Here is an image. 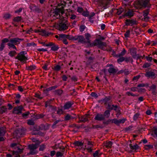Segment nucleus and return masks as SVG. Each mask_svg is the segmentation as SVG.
Instances as JSON below:
<instances>
[{
  "label": "nucleus",
  "instance_id": "1",
  "mask_svg": "<svg viewBox=\"0 0 157 157\" xmlns=\"http://www.w3.org/2000/svg\"><path fill=\"white\" fill-rule=\"evenodd\" d=\"M106 45L107 44L105 42H102L99 39H96L90 44L91 47L97 46L98 48L103 50L105 49V48Z\"/></svg>",
  "mask_w": 157,
  "mask_h": 157
},
{
  "label": "nucleus",
  "instance_id": "2",
  "mask_svg": "<svg viewBox=\"0 0 157 157\" xmlns=\"http://www.w3.org/2000/svg\"><path fill=\"white\" fill-rule=\"evenodd\" d=\"M26 53V52L25 51H21L18 54L15 59H18L21 62H25L28 59L27 57L25 55Z\"/></svg>",
  "mask_w": 157,
  "mask_h": 157
},
{
  "label": "nucleus",
  "instance_id": "3",
  "mask_svg": "<svg viewBox=\"0 0 157 157\" xmlns=\"http://www.w3.org/2000/svg\"><path fill=\"white\" fill-rule=\"evenodd\" d=\"M21 145L19 144H17L15 143H13L11 144L10 146L12 148L17 147V148L18 151H13V155H17L19 154H21L23 152V148H21Z\"/></svg>",
  "mask_w": 157,
  "mask_h": 157
},
{
  "label": "nucleus",
  "instance_id": "4",
  "mask_svg": "<svg viewBox=\"0 0 157 157\" xmlns=\"http://www.w3.org/2000/svg\"><path fill=\"white\" fill-rule=\"evenodd\" d=\"M60 12H61L62 14L63 13V12L62 10H59V9L56 10L55 11L54 16L56 17L57 19H59V23L66 22V19H64L63 17L60 16L59 13Z\"/></svg>",
  "mask_w": 157,
  "mask_h": 157
},
{
  "label": "nucleus",
  "instance_id": "5",
  "mask_svg": "<svg viewBox=\"0 0 157 157\" xmlns=\"http://www.w3.org/2000/svg\"><path fill=\"white\" fill-rule=\"evenodd\" d=\"M38 145L37 144H32L28 146V147L30 150L29 152L28 153L29 155H34L37 153L35 150L38 147Z\"/></svg>",
  "mask_w": 157,
  "mask_h": 157
},
{
  "label": "nucleus",
  "instance_id": "6",
  "mask_svg": "<svg viewBox=\"0 0 157 157\" xmlns=\"http://www.w3.org/2000/svg\"><path fill=\"white\" fill-rule=\"evenodd\" d=\"M67 39L69 40H72V36L69 35H65L63 34H61L60 36V40H61L63 44H68V42L67 41Z\"/></svg>",
  "mask_w": 157,
  "mask_h": 157
},
{
  "label": "nucleus",
  "instance_id": "7",
  "mask_svg": "<svg viewBox=\"0 0 157 157\" xmlns=\"http://www.w3.org/2000/svg\"><path fill=\"white\" fill-rule=\"evenodd\" d=\"M84 140L87 142L86 144L88 145L87 147L86 145L85 149H86L88 152H92V148L94 146V142L89 140L88 139H85Z\"/></svg>",
  "mask_w": 157,
  "mask_h": 157
},
{
  "label": "nucleus",
  "instance_id": "8",
  "mask_svg": "<svg viewBox=\"0 0 157 157\" xmlns=\"http://www.w3.org/2000/svg\"><path fill=\"white\" fill-rule=\"evenodd\" d=\"M72 40L78 41V42L83 43L86 42V39L82 35H77L72 36Z\"/></svg>",
  "mask_w": 157,
  "mask_h": 157
},
{
  "label": "nucleus",
  "instance_id": "9",
  "mask_svg": "<svg viewBox=\"0 0 157 157\" xmlns=\"http://www.w3.org/2000/svg\"><path fill=\"white\" fill-rule=\"evenodd\" d=\"M23 39L18 38H12L10 40V42L8 43H11L12 44L17 45L20 43V41H23Z\"/></svg>",
  "mask_w": 157,
  "mask_h": 157
},
{
  "label": "nucleus",
  "instance_id": "10",
  "mask_svg": "<svg viewBox=\"0 0 157 157\" xmlns=\"http://www.w3.org/2000/svg\"><path fill=\"white\" fill-rule=\"evenodd\" d=\"M149 11L150 10L149 9H147L144 10L143 11V16H144V17L142 19L143 21L147 22L149 20L150 17L147 16V15L149 13Z\"/></svg>",
  "mask_w": 157,
  "mask_h": 157
},
{
  "label": "nucleus",
  "instance_id": "11",
  "mask_svg": "<svg viewBox=\"0 0 157 157\" xmlns=\"http://www.w3.org/2000/svg\"><path fill=\"white\" fill-rule=\"evenodd\" d=\"M138 23V21L136 20L133 19L130 20L126 19L125 21V25H136Z\"/></svg>",
  "mask_w": 157,
  "mask_h": 157
},
{
  "label": "nucleus",
  "instance_id": "12",
  "mask_svg": "<svg viewBox=\"0 0 157 157\" xmlns=\"http://www.w3.org/2000/svg\"><path fill=\"white\" fill-rule=\"evenodd\" d=\"M25 132L23 130L21 129H17L14 132V135L17 138L20 137L24 134Z\"/></svg>",
  "mask_w": 157,
  "mask_h": 157
},
{
  "label": "nucleus",
  "instance_id": "13",
  "mask_svg": "<svg viewBox=\"0 0 157 157\" xmlns=\"http://www.w3.org/2000/svg\"><path fill=\"white\" fill-rule=\"evenodd\" d=\"M126 52L125 49L124 48H123L121 52L119 54H118V58H119L117 60V62L118 63H121V59H122V57H124L123 56L126 54Z\"/></svg>",
  "mask_w": 157,
  "mask_h": 157
},
{
  "label": "nucleus",
  "instance_id": "14",
  "mask_svg": "<svg viewBox=\"0 0 157 157\" xmlns=\"http://www.w3.org/2000/svg\"><path fill=\"white\" fill-rule=\"evenodd\" d=\"M111 0H100L99 5L104 8V9L106 8V6L108 4L109 1Z\"/></svg>",
  "mask_w": 157,
  "mask_h": 157
},
{
  "label": "nucleus",
  "instance_id": "15",
  "mask_svg": "<svg viewBox=\"0 0 157 157\" xmlns=\"http://www.w3.org/2000/svg\"><path fill=\"white\" fill-rule=\"evenodd\" d=\"M59 29L60 31H63L68 29V26L65 23H60L59 24Z\"/></svg>",
  "mask_w": 157,
  "mask_h": 157
},
{
  "label": "nucleus",
  "instance_id": "16",
  "mask_svg": "<svg viewBox=\"0 0 157 157\" xmlns=\"http://www.w3.org/2000/svg\"><path fill=\"white\" fill-rule=\"evenodd\" d=\"M111 99L112 97H106L104 99L99 100L98 102H101L102 103H104L105 105H106L110 101H112L111 100Z\"/></svg>",
  "mask_w": 157,
  "mask_h": 157
},
{
  "label": "nucleus",
  "instance_id": "17",
  "mask_svg": "<svg viewBox=\"0 0 157 157\" xmlns=\"http://www.w3.org/2000/svg\"><path fill=\"white\" fill-rule=\"evenodd\" d=\"M90 115L89 114H86L84 115L81 116L80 117H79L80 122H85L88 121V118H90Z\"/></svg>",
  "mask_w": 157,
  "mask_h": 157
},
{
  "label": "nucleus",
  "instance_id": "18",
  "mask_svg": "<svg viewBox=\"0 0 157 157\" xmlns=\"http://www.w3.org/2000/svg\"><path fill=\"white\" fill-rule=\"evenodd\" d=\"M74 103L72 101H69L66 102L63 106L64 110L68 109L71 108L73 105Z\"/></svg>",
  "mask_w": 157,
  "mask_h": 157
},
{
  "label": "nucleus",
  "instance_id": "19",
  "mask_svg": "<svg viewBox=\"0 0 157 157\" xmlns=\"http://www.w3.org/2000/svg\"><path fill=\"white\" fill-rule=\"evenodd\" d=\"M105 117L101 113H97L94 118V119L98 121H101L105 119Z\"/></svg>",
  "mask_w": 157,
  "mask_h": 157
},
{
  "label": "nucleus",
  "instance_id": "20",
  "mask_svg": "<svg viewBox=\"0 0 157 157\" xmlns=\"http://www.w3.org/2000/svg\"><path fill=\"white\" fill-rule=\"evenodd\" d=\"M141 5L144 7H149L151 6L149 3V0H143L140 2Z\"/></svg>",
  "mask_w": 157,
  "mask_h": 157
},
{
  "label": "nucleus",
  "instance_id": "21",
  "mask_svg": "<svg viewBox=\"0 0 157 157\" xmlns=\"http://www.w3.org/2000/svg\"><path fill=\"white\" fill-rule=\"evenodd\" d=\"M124 14L125 17H131L133 16L134 15V11L132 10L129 9L124 13Z\"/></svg>",
  "mask_w": 157,
  "mask_h": 157
},
{
  "label": "nucleus",
  "instance_id": "22",
  "mask_svg": "<svg viewBox=\"0 0 157 157\" xmlns=\"http://www.w3.org/2000/svg\"><path fill=\"white\" fill-rule=\"evenodd\" d=\"M121 59V62H122L124 61H125L126 62L128 63V62H131L132 63L133 62V60L132 58L131 57H125L124 58H122Z\"/></svg>",
  "mask_w": 157,
  "mask_h": 157
},
{
  "label": "nucleus",
  "instance_id": "23",
  "mask_svg": "<svg viewBox=\"0 0 157 157\" xmlns=\"http://www.w3.org/2000/svg\"><path fill=\"white\" fill-rule=\"evenodd\" d=\"M130 52L131 55L134 59H136V48H132L130 49Z\"/></svg>",
  "mask_w": 157,
  "mask_h": 157
},
{
  "label": "nucleus",
  "instance_id": "24",
  "mask_svg": "<svg viewBox=\"0 0 157 157\" xmlns=\"http://www.w3.org/2000/svg\"><path fill=\"white\" fill-rule=\"evenodd\" d=\"M49 44H51V45L49 46H52L51 48V50L53 51H56L59 48V47L57 45L55 44V43L53 42H50Z\"/></svg>",
  "mask_w": 157,
  "mask_h": 157
},
{
  "label": "nucleus",
  "instance_id": "25",
  "mask_svg": "<svg viewBox=\"0 0 157 157\" xmlns=\"http://www.w3.org/2000/svg\"><path fill=\"white\" fill-rule=\"evenodd\" d=\"M85 36L86 39L87 40L86 43L90 45V44H92V43L91 42L90 40V38L91 37L90 34L88 33H86L85 34Z\"/></svg>",
  "mask_w": 157,
  "mask_h": 157
},
{
  "label": "nucleus",
  "instance_id": "26",
  "mask_svg": "<svg viewBox=\"0 0 157 157\" xmlns=\"http://www.w3.org/2000/svg\"><path fill=\"white\" fill-rule=\"evenodd\" d=\"M145 76L148 77H151L154 78L155 77V74L152 71H148L146 72Z\"/></svg>",
  "mask_w": 157,
  "mask_h": 157
},
{
  "label": "nucleus",
  "instance_id": "27",
  "mask_svg": "<svg viewBox=\"0 0 157 157\" xmlns=\"http://www.w3.org/2000/svg\"><path fill=\"white\" fill-rule=\"evenodd\" d=\"M117 108L118 106L117 105H111L109 104H108V108L109 109H110L111 110L113 109L114 110H117Z\"/></svg>",
  "mask_w": 157,
  "mask_h": 157
},
{
  "label": "nucleus",
  "instance_id": "28",
  "mask_svg": "<svg viewBox=\"0 0 157 157\" xmlns=\"http://www.w3.org/2000/svg\"><path fill=\"white\" fill-rule=\"evenodd\" d=\"M22 108L21 107H15L13 109V111L14 113L18 114L21 113V112Z\"/></svg>",
  "mask_w": 157,
  "mask_h": 157
},
{
  "label": "nucleus",
  "instance_id": "29",
  "mask_svg": "<svg viewBox=\"0 0 157 157\" xmlns=\"http://www.w3.org/2000/svg\"><path fill=\"white\" fill-rule=\"evenodd\" d=\"M108 72L110 74H115L117 70L113 67H110L108 70Z\"/></svg>",
  "mask_w": 157,
  "mask_h": 157
},
{
  "label": "nucleus",
  "instance_id": "30",
  "mask_svg": "<svg viewBox=\"0 0 157 157\" xmlns=\"http://www.w3.org/2000/svg\"><path fill=\"white\" fill-rule=\"evenodd\" d=\"M55 94L56 95L61 96L63 92V91L61 89H58L55 91Z\"/></svg>",
  "mask_w": 157,
  "mask_h": 157
},
{
  "label": "nucleus",
  "instance_id": "31",
  "mask_svg": "<svg viewBox=\"0 0 157 157\" xmlns=\"http://www.w3.org/2000/svg\"><path fill=\"white\" fill-rule=\"evenodd\" d=\"M34 96L36 98L40 100L42 99L43 98V97L41 96V94L40 92L35 93Z\"/></svg>",
  "mask_w": 157,
  "mask_h": 157
},
{
  "label": "nucleus",
  "instance_id": "32",
  "mask_svg": "<svg viewBox=\"0 0 157 157\" xmlns=\"http://www.w3.org/2000/svg\"><path fill=\"white\" fill-rule=\"evenodd\" d=\"M129 146L131 149L133 150H136L138 149L139 147V146L136 144L133 146H132L131 144H129Z\"/></svg>",
  "mask_w": 157,
  "mask_h": 157
},
{
  "label": "nucleus",
  "instance_id": "33",
  "mask_svg": "<svg viewBox=\"0 0 157 157\" xmlns=\"http://www.w3.org/2000/svg\"><path fill=\"white\" fill-rule=\"evenodd\" d=\"M6 129L4 127L0 128V136L4 135L5 133Z\"/></svg>",
  "mask_w": 157,
  "mask_h": 157
},
{
  "label": "nucleus",
  "instance_id": "34",
  "mask_svg": "<svg viewBox=\"0 0 157 157\" xmlns=\"http://www.w3.org/2000/svg\"><path fill=\"white\" fill-rule=\"evenodd\" d=\"M113 144V143L110 141L106 142L105 144V146L106 148H111Z\"/></svg>",
  "mask_w": 157,
  "mask_h": 157
},
{
  "label": "nucleus",
  "instance_id": "35",
  "mask_svg": "<svg viewBox=\"0 0 157 157\" xmlns=\"http://www.w3.org/2000/svg\"><path fill=\"white\" fill-rule=\"evenodd\" d=\"M36 67L35 65H31L26 67V69L28 70L32 71L36 68Z\"/></svg>",
  "mask_w": 157,
  "mask_h": 157
},
{
  "label": "nucleus",
  "instance_id": "36",
  "mask_svg": "<svg viewBox=\"0 0 157 157\" xmlns=\"http://www.w3.org/2000/svg\"><path fill=\"white\" fill-rule=\"evenodd\" d=\"M114 10H117L116 14L119 15L124 11V9L122 8H121L118 9H114Z\"/></svg>",
  "mask_w": 157,
  "mask_h": 157
},
{
  "label": "nucleus",
  "instance_id": "37",
  "mask_svg": "<svg viewBox=\"0 0 157 157\" xmlns=\"http://www.w3.org/2000/svg\"><path fill=\"white\" fill-rule=\"evenodd\" d=\"M75 117H72L69 114H67L65 116L64 118V120L65 121H68L71 119H74Z\"/></svg>",
  "mask_w": 157,
  "mask_h": 157
},
{
  "label": "nucleus",
  "instance_id": "38",
  "mask_svg": "<svg viewBox=\"0 0 157 157\" xmlns=\"http://www.w3.org/2000/svg\"><path fill=\"white\" fill-rule=\"evenodd\" d=\"M7 108L5 106H2L0 108V113L2 114L6 111Z\"/></svg>",
  "mask_w": 157,
  "mask_h": 157
},
{
  "label": "nucleus",
  "instance_id": "39",
  "mask_svg": "<svg viewBox=\"0 0 157 157\" xmlns=\"http://www.w3.org/2000/svg\"><path fill=\"white\" fill-rule=\"evenodd\" d=\"M61 67L59 65H56V66L54 67L52 69L55 71H59L60 70Z\"/></svg>",
  "mask_w": 157,
  "mask_h": 157
},
{
  "label": "nucleus",
  "instance_id": "40",
  "mask_svg": "<svg viewBox=\"0 0 157 157\" xmlns=\"http://www.w3.org/2000/svg\"><path fill=\"white\" fill-rule=\"evenodd\" d=\"M17 54L16 52L15 51H10L8 55L11 57H13Z\"/></svg>",
  "mask_w": 157,
  "mask_h": 157
},
{
  "label": "nucleus",
  "instance_id": "41",
  "mask_svg": "<svg viewBox=\"0 0 157 157\" xmlns=\"http://www.w3.org/2000/svg\"><path fill=\"white\" fill-rule=\"evenodd\" d=\"M74 144L75 146H82L83 144V143H82L81 142L79 141H76L74 143Z\"/></svg>",
  "mask_w": 157,
  "mask_h": 157
},
{
  "label": "nucleus",
  "instance_id": "42",
  "mask_svg": "<svg viewBox=\"0 0 157 157\" xmlns=\"http://www.w3.org/2000/svg\"><path fill=\"white\" fill-rule=\"evenodd\" d=\"M140 114L139 113H137L134 115L133 119L134 121L140 118Z\"/></svg>",
  "mask_w": 157,
  "mask_h": 157
},
{
  "label": "nucleus",
  "instance_id": "43",
  "mask_svg": "<svg viewBox=\"0 0 157 157\" xmlns=\"http://www.w3.org/2000/svg\"><path fill=\"white\" fill-rule=\"evenodd\" d=\"M64 153L63 152L57 151L56 154V157H62L63 156Z\"/></svg>",
  "mask_w": 157,
  "mask_h": 157
},
{
  "label": "nucleus",
  "instance_id": "44",
  "mask_svg": "<svg viewBox=\"0 0 157 157\" xmlns=\"http://www.w3.org/2000/svg\"><path fill=\"white\" fill-rule=\"evenodd\" d=\"M110 111L109 110H107L105 111L104 114V116H106L107 117H108L110 115Z\"/></svg>",
  "mask_w": 157,
  "mask_h": 157
},
{
  "label": "nucleus",
  "instance_id": "45",
  "mask_svg": "<svg viewBox=\"0 0 157 157\" xmlns=\"http://www.w3.org/2000/svg\"><path fill=\"white\" fill-rule=\"evenodd\" d=\"M148 87L149 86V84L148 83H146V84H144V83H141V84H140L138 85L137 87Z\"/></svg>",
  "mask_w": 157,
  "mask_h": 157
},
{
  "label": "nucleus",
  "instance_id": "46",
  "mask_svg": "<svg viewBox=\"0 0 157 157\" xmlns=\"http://www.w3.org/2000/svg\"><path fill=\"white\" fill-rule=\"evenodd\" d=\"M111 121L112 123H114L115 124L117 125H119V120H118L116 119H113L111 120Z\"/></svg>",
  "mask_w": 157,
  "mask_h": 157
},
{
  "label": "nucleus",
  "instance_id": "47",
  "mask_svg": "<svg viewBox=\"0 0 157 157\" xmlns=\"http://www.w3.org/2000/svg\"><path fill=\"white\" fill-rule=\"evenodd\" d=\"M130 31L128 30L125 33H124V35L125 38L129 37L130 36Z\"/></svg>",
  "mask_w": 157,
  "mask_h": 157
},
{
  "label": "nucleus",
  "instance_id": "48",
  "mask_svg": "<svg viewBox=\"0 0 157 157\" xmlns=\"http://www.w3.org/2000/svg\"><path fill=\"white\" fill-rule=\"evenodd\" d=\"M34 7H35V8L33 9L32 8H31V9L33 11H35L37 12L38 13L41 12V10L39 8L36 7L35 6H34Z\"/></svg>",
  "mask_w": 157,
  "mask_h": 157
},
{
  "label": "nucleus",
  "instance_id": "49",
  "mask_svg": "<svg viewBox=\"0 0 157 157\" xmlns=\"http://www.w3.org/2000/svg\"><path fill=\"white\" fill-rule=\"evenodd\" d=\"M61 121L60 120H58L56 121H55L53 124L52 125V127L53 128H56V124L58 123L59 122Z\"/></svg>",
  "mask_w": 157,
  "mask_h": 157
},
{
  "label": "nucleus",
  "instance_id": "50",
  "mask_svg": "<svg viewBox=\"0 0 157 157\" xmlns=\"http://www.w3.org/2000/svg\"><path fill=\"white\" fill-rule=\"evenodd\" d=\"M21 20V17L17 16L15 17L13 19V21L15 22H18L20 21Z\"/></svg>",
  "mask_w": 157,
  "mask_h": 157
},
{
  "label": "nucleus",
  "instance_id": "51",
  "mask_svg": "<svg viewBox=\"0 0 157 157\" xmlns=\"http://www.w3.org/2000/svg\"><path fill=\"white\" fill-rule=\"evenodd\" d=\"M8 46L12 48L13 49H15V50H17V48L16 46H15V44H12L10 43H7V44Z\"/></svg>",
  "mask_w": 157,
  "mask_h": 157
},
{
  "label": "nucleus",
  "instance_id": "52",
  "mask_svg": "<svg viewBox=\"0 0 157 157\" xmlns=\"http://www.w3.org/2000/svg\"><path fill=\"white\" fill-rule=\"evenodd\" d=\"M86 26L84 25H82L80 26L79 30L80 32H82L86 28Z\"/></svg>",
  "mask_w": 157,
  "mask_h": 157
},
{
  "label": "nucleus",
  "instance_id": "53",
  "mask_svg": "<svg viewBox=\"0 0 157 157\" xmlns=\"http://www.w3.org/2000/svg\"><path fill=\"white\" fill-rule=\"evenodd\" d=\"M153 147L152 145H146L145 146V148L146 149H151Z\"/></svg>",
  "mask_w": 157,
  "mask_h": 157
},
{
  "label": "nucleus",
  "instance_id": "54",
  "mask_svg": "<svg viewBox=\"0 0 157 157\" xmlns=\"http://www.w3.org/2000/svg\"><path fill=\"white\" fill-rule=\"evenodd\" d=\"M61 5L62 6L61 8H63L64 6H65L67 4V2L65 0H64L63 1H61L60 3Z\"/></svg>",
  "mask_w": 157,
  "mask_h": 157
},
{
  "label": "nucleus",
  "instance_id": "55",
  "mask_svg": "<svg viewBox=\"0 0 157 157\" xmlns=\"http://www.w3.org/2000/svg\"><path fill=\"white\" fill-rule=\"evenodd\" d=\"M27 123L29 125H33L35 124L33 121L31 120H28Z\"/></svg>",
  "mask_w": 157,
  "mask_h": 157
},
{
  "label": "nucleus",
  "instance_id": "56",
  "mask_svg": "<svg viewBox=\"0 0 157 157\" xmlns=\"http://www.w3.org/2000/svg\"><path fill=\"white\" fill-rule=\"evenodd\" d=\"M45 148V145L42 144L40 145L39 148V150L40 151H43Z\"/></svg>",
  "mask_w": 157,
  "mask_h": 157
},
{
  "label": "nucleus",
  "instance_id": "57",
  "mask_svg": "<svg viewBox=\"0 0 157 157\" xmlns=\"http://www.w3.org/2000/svg\"><path fill=\"white\" fill-rule=\"evenodd\" d=\"M29 112H27L23 113L22 114V116L25 118H26L29 115Z\"/></svg>",
  "mask_w": 157,
  "mask_h": 157
},
{
  "label": "nucleus",
  "instance_id": "58",
  "mask_svg": "<svg viewBox=\"0 0 157 157\" xmlns=\"http://www.w3.org/2000/svg\"><path fill=\"white\" fill-rule=\"evenodd\" d=\"M44 115L43 114H38L36 115V117L37 118H41L44 117Z\"/></svg>",
  "mask_w": 157,
  "mask_h": 157
},
{
  "label": "nucleus",
  "instance_id": "59",
  "mask_svg": "<svg viewBox=\"0 0 157 157\" xmlns=\"http://www.w3.org/2000/svg\"><path fill=\"white\" fill-rule=\"evenodd\" d=\"M149 91H151L153 90H154L155 89H156V86L155 85L153 84L151 86H150L149 87Z\"/></svg>",
  "mask_w": 157,
  "mask_h": 157
},
{
  "label": "nucleus",
  "instance_id": "60",
  "mask_svg": "<svg viewBox=\"0 0 157 157\" xmlns=\"http://www.w3.org/2000/svg\"><path fill=\"white\" fill-rule=\"evenodd\" d=\"M40 32H41L43 33V35H47L48 36V34L47 33V32L46 31L42 29L40 31Z\"/></svg>",
  "mask_w": 157,
  "mask_h": 157
},
{
  "label": "nucleus",
  "instance_id": "61",
  "mask_svg": "<svg viewBox=\"0 0 157 157\" xmlns=\"http://www.w3.org/2000/svg\"><path fill=\"white\" fill-rule=\"evenodd\" d=\"M11 17V15L10 14L7 13L5 14L4 17L5 19H9Z\"/></svg>",
  "mask_w": 157,
  "mask_h": 157
},
{
  "label": "nucleus",
  "instance_id": "62",
  "mask_svg": "<svg viewBox=\"0 0 157 157\" xmlns=\"http://www.w3.org/2000/svg\"><path fill=\"white\" fill-rule=\"evenodd\" d=\"M71 80L75 82L77 81L78 78L76 76H73L71 78Z\"/></svg>",
  "mask_w": 157,
  "mask_h": 157
},
{
  "label": "nucleus",
  "instance_id": "63",
  "mask_svg": "<svg viewBox=\"0 0 157 157\" xmlns=\"http://www.w3.org/2000/svg\"><path fill=\"white\" fill-rule=\"evenodd\" d=\"M151 65L150 64L147 63H145L143 65V67L147 68L150 67Z\"/></svg>",
  "mask_w": 157,
  "mask_h": 157
},
{
  "label": "nucleus",
  "instance_id": "64",
  "mask_svg": "<svg viewBox=\"0 0 157 157\" xmlns=\"http://www.w3.org/2000/svg\"><path fill=\"white\" fill-rule=\"evenodd\" d=\"M9 42H10V40L6 38H4L2 40V43L3 44L7 43Z\"/></svg>",
  "mask_w": 157,
  "mask_h": 157
}]
</instances>
